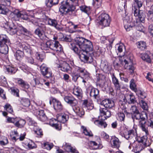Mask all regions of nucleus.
<instances>
[{"instance_id": "bf43d9fd", "label": "nucleus", "mask_w": 153, "mask_h": 153, "mask_svg": "<svg viewBox=\"0 0 153 153\" xmlns=\"http://www.w3.org/2000/svg\"><path fill=\"white\" fill-rule=\"evenodd\" d=\"M10 89L12 92V93L13 95L17 97H19V91L17 88L14 87H12L10 88Z\"/></svg>"}, {"instance_id": "9b49d317", "label": "nucleus", "mask_w": 153, "mask_h": 153, "mask_svg": "<svg viewBox=\"0 0 153 153\" xmlns=\"http://www.w3.org/2000/svg\"><path fill=\"white\" fill-rule=\"evenodd\" d=\"M100 104L101 106L108 109L112 108L114 106V102L109 99L103 100L100 102Z\"/></svg>"}, {"instance_id": "a18cd8bd", "label": "nucleus", "mask_w": 153, "mask_h": 153, "mask_svg": "<svg viewBox=\"0 0 153 153\" xmlns=\"http://www.w3.org/2000/svg\"><path fill=\"white\" fill-rule=\"evenodd\" d=\"M136 85L135 84V80L134 79H132L130 82V87L131 89L135 92L137 89L136 88Z\"/></svg>"}, {"instance_id": "7c9ffc66", "label": "nucleus", "mask_w": 153, "mask_h": 153, "mask_svg": "<svg viewBox=\"0 0 153 153\" xmlns=\"http://www.w3.org/2000/svg\"><path fill=\"white\" fill-rule=\"evenodd\" d=\"M10 136L12 140L14 142L19 139V134L16 131H12L10 133Z\"/></svg>"}, {"instance_id": "338daca9", "label": "nucleus", "mask_w": 153, "mask_h": 153, "mask_svg": "<svg viewBox=\"0 0 153 153\" xmlns=\"http://www.w3.org/2000/svg\"><path fill=\"white\" fill-rule=\"evenodd\" d=\"M140 103L142 108L143 109L146 110H147L148 109V107L147 104L144 100H141Z\"/></svg>"}, {"instance_id": "412c9836", "label": "nucleus", "mask_w": 153, "mask_h": 153, "mask_svg": "<svg viewBox=\"0 0 153 153\" xmlns=\"http://www.w3.org/2000/svg\"><path fill=\"white\" fill-rule=\"evenodd\" d=\"M132 145L136 153H139L144 148L143 145L138 142H134Z\"/></svg>"}, {"instance_id": "4468645a", "label": "nucleus", "mask_w": 153, "mask_h": 153, "mask_svg": "<svg viewBox=\"0 0 153 153\" xmlns=\"http://www.w3.org/2000/svg\"><path fill=\"white\" fill-rule=\"evenodd\" d=\"M124 98L128 104H134L137 103L136 98L132 93L126 94Z\"/></svg>"}, {"instance_id": "20e7f679", "label": "nucleus", "mask_w": 153, "mask_h": 153, "mask_svg": "<svg viewBox=\"0 0 153 153\" xmlns=\"http://www.w3.org/2000/svg\"><path fill=\"white\" fill-rule=\"evenodd\" d=\"M52 56L54 63L55 66L56 67L60 68L61 70L63 71L68 72L71 71V67L66 62L63 61H59L54 54L50 53L49 56L51 58Z\"/></svg>"}, {"instance_id": "f257e3e1", "label": "nucleus", "mask_w": 153, "mask_h": 153, "mask_svg": "<svg viewBox=\"0 0 153 153\" xmlns=\"http://www.w3.org/2000/svg\"><path fill=\"white\" fill-rule=\"evenodd\" d=\"M75 40L80 49H78L74 43H70L69 45L71 49L79 56L81 61L86 63H91L93 60V46L92 42L82 37H76Z\"/></svg>"}, {"instance_id": "6e6d98bb", "label": "nucleus", "mask_w": 153, "mask_h": 153, "mask_svg": "<svg viewBox=\"0 0 153 153\" xmlns=\"http://www.w3.org/2000/svg\"><path fill=\"white\" fill-rule=\"evenodd\" d=\"M59 0H48V7H51L53 6L58 4Z\"/></svg>"}, {"instance_id": "6ab92c4d", "label": "nucleus", "mask_w": 153, "mask_h": 153, "mask_svg": "<svg viewBox=\"0 0 153 153\" xmlns=\"http://www.w3.org/2000/svg\"><path fill=\"white\" fill-rule=\"evenodd\" d=\"M111 147L114 148L118 149L121 143L118 138L115 136H113L111 140Z\"/></svg>"}, {"instance_id": "1a4fd4ad", "label": "nucleus", "mask_w": 153, "mask_h": 153, "mask_svg": "<svg viewBox=\"0 0 153 153\" xmlns=\"http://www.w3.org/2000/svg\"><path fill=\"white\" fill-rule=\"evenodd\" d=\"M49 103L51 105H52L54 109L57 111H60L63 109V106L61 102L56 100L55 99L52 98H50Z\"/></svg>"}, {"instance_id": "69168bd1", "label": "nucleus", "mask_w": 153, "mask_h": 153, "mask_svg": "<svg viewBox=\"0 0 153 153\" xmlns=\"http://www.w3.org/2000/svg\"><path fill=\"white\" fill-rule=\"evenodd\" d=\"M35 55L37 59L39 62H42L44 59L45 56L42 54H39V53L37 52Z\"/></svg>"}, {"instance_id": "f3484780", "label": "nucleus", "mask_w": 153, "mask_h": 153, "mask_svg": "<svg viewBox=\"0 0 153 153\" xmlns=\"http://www.w3.org/2000/svg\"><path fill=\"white\" fill-rule=\"evenodd\" d=\"M19 47L20 49L25 51L27 53L31 55L32 53V51L30 46L25 43H20Z\"/></svg>"}, {"instance_id": "5fc2aeb1", "label": "nucleus", "mask_w": 153, "mask_h": 153, "mask_svg": "<svg viewBox=\"0 0 153 153\" xmlns=\"http://www.w3.org/2000/svg\"><path fill=\"white\" fill-rule=\"evenodd\" d=\"M55 78L54 75H52L51 72H48V84L49 82L53 83L54 82Z\"/></svg>"}, {"instance_id": "7ed1b4c3", "label": "nucleus", "mask_w": 153, "mask_h": 153, "mask_svg": "<svg viewBox=\"0 0 153 153\" xmlns=\"http://www.w3.org/2000/svg\"><path fill=\"white\" fill-rule=\"evenodd\" d=\"M78 6V0H66L62 2L59 8V12L61 14L70 15L75 9V6Z\"/></svg>"}, {"instance_id": "6e6552de", "label": "nucleus", "mask_w": 153, "mask_h": 153, "mask_svg": "<svg viewBox=\"0 0 153 153\" xmlns=\"http://www.w3.org/2000/svg\"><path fill=\"white\" fill-rule=\"evenodd\" d=\"M123 23L124 27L127 31H129L135 26L132 21L131 17L128 16H126L124 18Z\"/></svg>"}, {"instance_id": "864d4df0", "label": "nucleus", "mask_w": 153, "mask_h": 153, "mask_svg": "<svg viewBox=\"0 0 153 153\" xmlns=\"http://www.w3.org/2000/svg\"><path fill=\"white\" fill-rule=\"evenodd\" d=\"M128 65H126L125 64L124 67L126 69H128L129 70L130 73L131 74L134 72V71L135 69L134 67V66L132 64V65H130L128 64Z\"/></svg>"}, {"instance_id": "ddd939ff", "label": "nucleus", "mask_w": 153, "mask_h": 153, "mask_svg": "<svg viewBox=\"0 0 153 153\" xmlns=\"http://www.w3.org/2000/svg\"><path fill=\"white\" fill-rule=\"evenodd\" d=\"M107 109L102 106H101L100 107V115L101 117L104 116V120H106L107 118L110 117L111 115V111L108 110Z\"/></svg>"}, {"instance_id": "4c0bfd02", "label": "nucleus", "mask_w": 153, "mask_h": 153, "mask_svg": "<svg viewBox=\"0 0 153 153\" xmlns=\"http://www.w3.org/2000/svg\"><path fill=\"white\" fill-rule=\"evenodd\" d=\"M25 123L26 122L25 120L20 119L19 120H16V122L14 123V125L17 127L21 128L24 127Z\"/></svg>"}, {"instance_id": "c9c22d12", "label": "nucleus", "mask_w": 153, "mask_h": 153, "mask_svg": "<svg viewBox=\"0 0 153 153\" xmlns=\"http://www.w3.org/2000/svg\"><path fill=\"white\" fill-rule=\"evenodd\" d=\"M136 95L142 99H144L147 96L146 94L144 91L140 90H137L135 92Z\"/></svg>"}, {"instance_id": "ea45409f", "label": "nucleus", "mask_w": 153, "mask_h": 153, "mask_svg": "<svg viewBox=\"0 0 153 153\" xmlns=\"http://www.w3.org/2000/svg\"><path fill=\"white\" fill-rule=\"evenodd\" d=\"M105 120L104 118H102L100 119V120H96L94 121V123L96 124V122H97L98 124L100 125L101 127H103V128H105L107 126V124L106 122L104 121Z\"/></svg>"}, {"instance_id": "f8f14e48", "label": "nucleus", "mask_w": 153, "mask_h": 153, "mask_svg": "<svg viewBox=\"0 0 153 153\" xmlns=\"http://www.w3.org/2000/svg\"><path fill=\"white\" fill-rule=\"evenodd\" d=\"M64 100L67 103L69 104L73 108L77 105L78 103L77 100L72 96H65L64 97Z\"/></svg>"}, {"instance_id": "2f4dec72", "label": "nucleus", "mask_w": 153, "mask_h": 153, "mask_svg": "<svg viewBox=\"0 0 153 153\" xmlns=\"http://www.w3.org/2000/svg\"><path fill=\"white\" fill-rule=\"evenodd\" d=\"M73 94L77 97H81L82 95V89L79 87H75L73 90Z\"/></svg>"}, {"instance_id": "c03bdc74", "label": "nucleus", "mask_w": 153, "mask_h": 153, "mask_svg": "<svg viewBox=\"0 0 153 153\" xmlns=\"http://www.w3.org/2000/svg\"><path fill=\"white\" fill-rule=\"evenodd\" d=\"M137 17H138L140 22L142 23H144L145 22L146 17L145 12L142 10L140 11V13H139V15Z\"/></svg>"}, {"instance_id": "e2e57ef3", "label": "nucleus", "mask_w": 153, "mask_h": 153, "mask_svg": "<svg viewBox=\"0 0 153 153\" xmlns=\"http://www.w3.org/2000/svg\"><path fill=\"white\" fill-rule=\"evenodd\" d=\"M27 146L30 149H33L37 147V146L35 143L32 141L28 142Z\"/></svg>"}, {"instance_id": "c85d7f7f", "label": "nucleus", "mask_w": 153, "mask_h": 153, "mask_svg": "<svg viewBox=\"0 0 153 153\" xmlns=\"http://www.w3.org/2000/svg\"><path fill=\"white\" fill-rule=\"evenodd\" d=\"M18 28L13 23L10 25L9 26L8 31L10 34L13 35L16 33L18 31Z\"/></svg>"}, {"instance_id": "0eeeda50", "label": "nucleus", "mask_w": 153, "mask_h": 153, "mask_svg": "<svg viewBox=\"0 0 153 153\" xmlns=\"http://www.w3.org/2000/svg\"><path fill=\"white\" fill-rule=\"evenodd\" d=\"M122 136L131 143L132 141L134 142L137 136V131L135 130H130L123 133Z\"/></svg>"}, {"instance_id": "774afa93", "label": "nucleus", "mask_w": 153, "mask_h": 153, "mask_svg": "<svg viewBox=\"0 0 153 153\" xmlns=\"http://www.w3.org/2000/svg\"><path fill=\"white\" fill-rule=\"evenodd\" d=\"M48 25L54 27H56L57 25V22L55 19H52L48 18Z\"/></svg>"}, {"instance_id": "72a5a7b5", "label": "nucleus", "mask_w": 153, "mask_h": 153, "mask_svg": "<svg viewBox=\"0 0 153 153\" xmlns=\"http://www.w3.org/2000/svg\"><path fill=\"white\" fill-rule=\"evenodd\" d=\"M39 28H38L35 31V33L41 39L45 40L47 38V36L45 35L42 34Z\"/></svg>"}, {"instance_id": "bb28decb", "label": "nucleus", "mask_w": 153, "mask_h": 153, "mask_svg": "<svg viewBox=\"0 0 153 153\" xmlns=\"http://www.w3.org/2000/svg\"><path fill=\"white\" fill-rule=\"evenodd\" d=\"M5 44H10V40L6 35H0V45Z\"/></svg>"}, {"instance_id": "4d7b16f0", "label": "nucleus", "mask_w": 153, "mask_h": 153, "mask_svg": "<svg viewBox=\"0 0 153 153\" xmlns=\"http://www.w3.org/2000/svg\"><path fill=\"white\" fill-rule=\"evenodd\" d=\"M93 4L95 7L99 8L101 6L102 0H93Z\"/></svg>"}, {"instance_id": "f03ea898", "label": "nucleus", "mask_w": 153, "mask_h": 153, "mask_svg": "<svg viewBox=\"0 0 153 153\" xmlns=\"http://www.w3.org/2000/svg\"><path fill=\"white\" fill-rule=\"evenodd\" d=\"M130 113L131 117L134 120L136 119L139 120V126L141 128L142 130L144 131L146 135L149 134L148 128L146 125V118L147 117V114L146 113L143 112L140 113L135 105L131 106L130 109Z\"/></svg>"}, {"instance_id": "a211bd4d", "label": "nucleus", "mask_w": 153, "mask_h": 153, "mask_svg": "<svg viewBox=\"0 0 153 153\" xmlns=\"http://www.w3.org/2000/svg\"><path fill=\"white\" fill-rule=\"evenodd\" d=\"M112 82L114 84L115 89L117 91L120 90L121 85L118 79L116 77L114 74H113L111 75Z\"/></svg>"}, {"instance_id": "a878e982", "label": "nucleus", "mask_w": 153, "mask_h": 153, "mask_svg": "<svg viewBox=\"0 0 153 153\" xmlns=\"http://www.w3.org/2000/svg\"><path fill=\"white\" fill-rule=\"evenodd\" d=\"M123 101L120 100L119 102V109L121 108L123 111H124V112L126 113L127 114H129V113L126 110V105L127 104L126 103V101L124 98Z\"/></svg>"}, {"instance_id": "dca6fc26", "label": "nucleus", "mask_w": 153, "mask_h": 153, "mask_svg": "<svg viewBox=\"0 0 153 153\" xmlns=\"http://www.w3.org/2000/svg\"><path fill=\"white\" fill-rule=\"evenodd\" d=\"M34 113L39 120L42 121H45L47 119V117L44 113L43 110L36 109L34 111Z\"/></svg>"}, {"instance_id": "8fccbe9b", "label": "nucleus", "mask_w": 153, "mask_h": 153, "mask_svg": "<svg viewBox=\"0 0 153 153\" xmlns=\"http://www.w3.org/2000/svg\"><path fill=\"white\" fill-rule=\"evenodd\" d=\"M4 109L8 112L12 113L13 112V109L10 104L7 103L4 106Z\"/></svg>"}, {"instance_id": "de8ad7c7", "label": "nucleus", "mask_w": 153, "mask_h": 153, "mask_svg": "<svg viewBox=\"0 0 153 153\" xmlns=\"http://www.w3.org/2000/svg\"><path fill=\"white\" fill-rule=\"evenodd\" d=\"M101 66L103 71L105 72H107L109 70L108 63L107 62H104L102 63Z\"/></svg>"}, {"instance_id": "13d9d810", "label": "nucleus", "mask_w": 153, "mask_h": 153, "mask_svg": "<svg viewBox=\"0 0 153 153\" xmlns=\"http://www.w3.org/2000/svg\"><path fill=\"white\" fill-rule=\"evenodd\" d=\"M13 13L14 14L17 18H22L23 16V15L21 13V12L18 10H14Z\"/></svg>"}, {"instance_id": "58836bf2", "label": "nucleus", "mask_w": 153, "mask_h": 153, "mask_svg": "<svg viewBox=\"0 0 153 153\" xmlns=\"http://www.w3.org/2000/svg\"><path fill=\"white\" fill-rule=\"evenodd\" d=\"M24 56V52L19 50H17L15 54V56L18 60H20Z\"/></svg>"}, {"instance_id": "37998d69", "label": "nucleus", "mask_w": 153, "mask_h": 153, "mask_svg": "<svg viewBox=\"0 0 153 153\" xmlns=\"http://www.w3.org/2000/svg\"><path fill=\"white\" fill-rule=\"evenodd\" d=\"M117 117L120 121L124 122L125 119V114L123 112H119L117 114Z\"/></svg>"}, {"instance_id": "680f3d73", "label": "nucleus", "mask_w": 153, "mask_h": 153, "mask_svg": "<svg viewBox=\"0 0 153 153\" xmlns=\"http://www.w3.org/2000/svg\"><path fill=\"white\" fill-rule=\"evenodd\" d=\"M34 133L38 136L42 135V129L37 127L34 128Z\"/></svg>"}, {"instance_id": "393cba45", "label": "nucleus", "mask_w": 153, "mask_h": 153, "mask_svg": "<svg viewBox=\"0 0 153 153\" xmlns=\"http://www.w3.org/2000/svg\"><path fill=\"white\" fill-rule=\"evenodd\" d=\"M4 70L6 74L10 75L14 74L17 71L16 68L10 66L5 67Z\"/></svg>"}, {"instance_id": "c756f323", "label": "nucleus", "mask_w": 153, "mask_h": 153, "mask_svg": "<svg viewBox=\"0 0 153 153\" xmlns=\"http://www.w3.org/2000/svg\"><path fill=\"white\" fill-rule=\"evenodd\" d=\"M18 84L21 87L28 89L29 87V85L27 82L21 79H18L17 80Z\"/></svg>"}, {"instance_id": "cd10ccee", "label": "nucleus", "mask_w": 153, "mask_h": 153, "mask_svg": "<svg viewBox=\"0 0 153 153\" xmlns=\"http://www.w3.org/2000/svg\"><path fill=\"white\" fill-rule=\"evenodd\" d=\"M136 46L141 51H143L147 48L146 44L143 41L138 42L136 43Z\"/></svg>"}, {"instance_id": "4be33fe9", "label": "nucleus", "mask_w": 153, "mask_h": 153, "mask_svg": "<svg viewBox=\"0 0 153 153\" xmlns=\"http://www.w3.org/2000/svg\"><path fill=\"white\" fill-rule=\"evenodd\" d=\"M56 120L55 118H51L50 120L49 125L54 127L58 130H60L62 128L61 124H57L56 123Z\"/></svg>"}, {"instance_id": "79ce46f5", "label": "nucleus", "mask_w": 153, "mask_h": 153, "mask_svg": "<svg viewBox=\"0 0 153 153\" xmlns=\"http://www.w3.org/2000/svg\"><path fill=\"white\" fill-rule=\"evenodd\" d=\"M132 9L134 16H135L137 17L139 15V13H140V11H142V10H140V8L137 7V6H136L135 5L134 6L132 5Z\"/></svg>"}, {"instance_id": "aec40b11", "label": "nucleus", "mask_w": 153, "mask_h": 153, "mask_svg": "<svg viewBox=\"0 0 153 153\" xmlns=\"http://www.w3.org/2000/svg\"><path fill=\"white\" fill-rule=\"evenodd\" d=\"M90 90V95L91 97H94L95 99L99 98L100 97L99 90L93 87L89 88Z\"/></svg>"}, {"instance_id": "e433bc0d", "label": "nucleus", "mask_w": 153, "mask_h": 153, "mask_svg": "<svg viewBox=\"0 0 153 153\" xmlns=\"http://www.w3.org/2000/svg\"><path fill=\"white\" fill-rule=\"evenodd\" d=\"M79 8L81 10L87 13L88 15H89L91 12V8L90 7L84 5L79 6Z\"/></svg>"}, {"instance_id": "423d86ee", "label": "nucleus", "mask_w": 153, "mask_h": 153, "mask_svg": "<svg viewBox=\"0 0 153 153\" xmlns=\"http://www.w3.org/2000/svg\"><path fill=\"white\" fill-rule=\"evenodd\" d=\"M53 40L50 39H48V48L51 50L59 52H61L63 51V48L62 46L57 41L55 40L56 38L54 36H53Z\"/></svg>"}, {"instance_id": "052dcab7", "label": "nucleus", "mask_w": 153, "mask_h": 153, "mask_svg": "<svg viewBox=\"0 0 153 153\" xmlns=\"http://www.w3.org/2000/svg\"><path fill=\"white\" fill-rule=\"evenodd\" d=\"M22 103L24 106L27 107L30 104V100L28 99H23L22 101Z\"/></svg>"}, {"instance_id": "09e8293b", "label": "nucleus", "mask_w": 153, "mask_h": 153, "mask_svg": "<svg viewBox=\"0 0 153 153\" xmlns=\"http://www.w3.org/2000/svg\"><path fill=\"white\" fill-rule=\"evenodd\" d=\"M40 70L43 76H45L48 73V68L45 67V65L42 64L40 67Z\"/></svg>"}, {"instance_id": "f704fd0d", "label": "nucleus", "mask_w": 153, "mask_h": 153, "mask_svg": "<svg viewBox=\"0 0 153 153\" xmlns=\"http://www.w3.org/2000/svg\"><path fill=\"white\" fill-rule=\"evenodd\" d=\"M10 44H3L0 45V52L2 53L6 54L8 51V45Z\"/></svg>"}, {"instance_id": "603ef678", "label": "nucleus", "mask_w": 153, "mask_h": 153, "mask_svg": "<svg viewBox=\"0 0 153 153\" xmlns=\"http://www.w3.org/2000/svg\"><path fill=\"white\" fill-rule=\"evenodd\" d=\"M147 139V137L146 136H143L141 137H139L137 139L138 142L140 143H142L143 144H146V142Z\"/></svg>"}, {"instance_id": "b1692460", "label": "nucleus", "mask_w": 153, "mask_h": 153, "mask_svg": "<svg viewBox=\"0 0 153 153\" xmlns=\"http://www.w3.org/2000/svg\"><path fill=\"white\" fill-rule=\"evenodd\" d=\"M63 146L64 149L68 152H71L73 153H79L75 148L72 147L69 143H65Z\"/></svg>"}, {"instance_id": "9d476101", "label": "nucleus", "mask_w": 153, "mask_h": 153, "mask_svg": "<svg viewBox=\"0 0 153 153\" xmlns=\"http://www.w3.org/2000/svg\"><path fill=\"white\" fill-rule=\"evenodd\" d=\"M2 3L0 4V14L7 15L9 11V10L6 6H10V2L7 0H4Z\"/></svg>"}, {"instance_id": "2eb2a0df", "label": "nucleus", "mask_w": 153, "mask_h": 153, "mask_svg": "<svg viewBox=\"0 0 153 153\" xmlns=\"http://www.w3.org/2000/svg\"><path fill=\"white\" fill-rule=\"evenodd\" d=\"M56 117L57 121L63 123L66 122L69 119L68 115L65 113L58 114H57Z\"/></svg>"}, {"instance_id": "3c124183", "label": "nucleus", "mask_w": 153, "mask_h": 153, "mask_svg": "<svg viewBox=\"0 0 153 153\" xmlns=\"http://www.w3.org/2000/svg\"><path fill=\"white\" fill-rule=\"evenodd\" d=\"M83 105L86 107L88 109H91L93 108L92 104L89 103L87 100H85L83 101Z\"/></svg>"}, {"instance_id": "49530a36", "label": "nucleus", "mask_w": 153, "mask_h": 153, "mask_svg": "<svg viewBox=\"0 0 153 153\" xmlns=\"http://www.w3.org/2000/svg\"><path fill=\"white\" fill-rule=\"evenodd\" d=\"M133 56L132 55H131L128 57V60L125 59L124 60L123 62L126 65H128V64L132 65L133 64Z\"/></svg>"}, {"instance_id": "5701e85b", "label": "nucleus", "mask_w": 153, "mask_h": 153, "mask_svg": "<svg viewBox=\"0 0 153 153\" xmlns=\"http://www.w3.org/2000/svg\"><path fill=\"white\" fill-rule=\"evenodd\" d=\"M73 110L76 115L80 117H82L84 115L85 112L83 109L80 108L77 105L73 108Z\"/></svg>"}, {"instance_id": "473e14b6", "label": "nucleus", "mask_w": 153, "mask_h": 153, "mask_svg": "<svg viewBox=\"0 0 153 153\" xmlns=\"http://www.w3.org/2000/svg\"><path fill=\"white\" fill-rule=\"evenodd\" d=\"M140 57L143 60L148 63L151 62V59L148 53H142L140 54Z\"/></svg>"}, {"instance_id": "0e129e2a", "label": "nucleus", "mask_w": 153, "mask_h": 153, "mask_svg": "<svg viewBox=\"0 0 153 153\" xmlns=\"http://www.w3.org/2000/svg\"><path fill=\"white\" fill-rule=\"evenodd\" d=\"M79 75H80V77L85 79L88 78L89 76V73L85 69L83 70V72H82V74Z\"/></svg>"}, {"instance_id": "a19ab883", "label": "nucleus", "mask_w": 153, "mask_h": 153, "mask_svg": "<svg viewBox=\"0 0 153 153\" xmlns=\"http://www.w3.org/2000/svg\"><path fill=\"white\" fill-rule=\"evenodd\" d=\"M81 128L83 130V133L85 135L89 137H92L93 136L92 132L91 131L88 130L84 126H82Z\"/></svg>"}, {"instance_id": "39448f33", "label": "nucleus", "mask_w": 153, "mask_h": 153, "mask_svg": "<svg viewBox=\"0 0 153 153\" xmlns=\"http://www.w3.org/2000/svg\"><path fill=\"white\" fill-rule=\"evenodd\" d=\"M97 20L98 24L102 26V27L109 26L111 20L109 15L105 13L101 14Z\"/></svg>"}]
</instances>
